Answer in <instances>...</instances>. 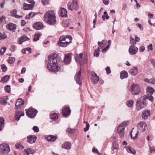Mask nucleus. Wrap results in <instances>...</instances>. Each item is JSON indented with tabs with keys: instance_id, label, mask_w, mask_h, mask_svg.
Returning a JSON list of instances; mask_svg holds the SVG:
<instances>
[{
	"instance_id": "nucleus-16",
	"label": "nucleus",
	"mask_w": 155,
	"mask_h": 155,
	"mask_svg": "<svg viewBox=\"0 0 155 155\" xmlns=\"http://www.w3.org/2000/svg\"><path fill=\"white\" fill-rule=\"evenodd\" d=\"M138 126L140 127L142 132H144L146 129L147 125L145 122L140 121L138 124Z\"/></svg>"
},
{
	"instance_id": "nucleus-37",
	"label": "nucleus",
	"mask_w": 155,
	"mask_h": 155,
	"mask_svg": "<svg viewBox=\"0 0 155 155\" xmlns=\"http://www.w3.org/2000/svg\"><path fill=\"white\" fill-rule=\"evenodd\" d=\"M41 35L40 33H36L34 35V37L33 38L34 41H36L39 39V37Z\"/></svg>"
},
{
	"instance_id": "nucleus-38",
	"label": "nucleus",
	"mask_w": 155,
	"mask_h": 155,
	"mask_svg": "<svg viewBox=\"0 0 155 155\" xmlns=\"http://www.w3.org/2000/svg\"><path fill=\"white\" fill-rule=\"evenodd\" d=\"M106 41L103 40L102 41H98V44L99 46L101 47H103L106 44Z\"/></svg>"
},
{
	"instance_id": "nucleus-22",
	"label": "nucleus",
	"mask_w": 155,
	"mask_h": 155,
	"mask_svg": "<svg viewBox=\"0 0 155 155\" xmlns=\"http://www.w3.org/2000/svg\"><path fill=\"white\" fill-rule=\"evenodd\" d=\"M71 112V110L69 107H66L62 110V113L64 116L69 115Z\"/></svg>"
},
{
	"instance_id": "nucleus-63",
	"label": "nucleus",
	"mask_w": 155,
	"mask_h": 155,
	"mask_svg": "<svg viewBox=\"0 0 155 155\" xmlns=\"http://www.w3.org/2000/svg\"><path fill=\"white\" fill-rule=\"evenodd\" d=\"M26 71V68L25 67H23L22 68L21 70V74H24L25 73Z\"/></svg>"
},
{
	"instance_id": "nucleus-33",
	"label": "nucleus",
	"mask_w": 155,
	"mask_h": 155,
	"mask_svg": "<svg viewBox=\"0 0 155 155\" xmlns=\"http://www.w3.org/2000/svg\"><path fill=\"white\" fill-rule=\"evenodd\" d=\"M17 11L16 10H13L11 11V15L17 18H20L22 17V16H20L17 14Z\"/></svg>"
},
{
	"instance_id": "nucleus-64",
	"label": "nucleus",
	"mask_w": 155,
	"mask_h": 155,
	"mask_svg": "<svg viewBox=\"0 0 155 155\" xmlns=\"http://www.w3.org/2000/svg\"><path fill=\"white\" fill-rule=\"evenodd\" d=\"M26 24V22L24 20H22L21 21V25L23 26H24Z\"/></svg>"
},
{
	"instance_id": "nucleus-11",
	"label": "nucleus",
	"mask_w": 155,
	"mask_h": 155,
	"mask_svg": "<svg viewBox=\"0 0 155 155\" xmlns=\"http://www.w3.org/2000/svg\"><path fill=\"white\" fill-rule=\"evenodd\" d=\"M91 74L92 76V79L93 83L95 84H97L99 81V77L98 76H97V74L94 71H92L91 72Z\"/></svg>"
},
{
	"instance_id": "nucleus-13",
	"label": "nucleus",
	"mask_w": 155,
	"mask_h": 155,
	"mask_svg": "<svg viewBox=\"0 0 155 155\" xmlns=\"http://www.w3.org/2000/svg\"><path fill=\"white\" fill-rule=\"evenodd\" d=\"M81 76V69H80V70L76 74L74 77L75 80L76 81V83L79 84H81V81L80 80V78Z\"/></svg>"
},
{
	"instance_id": "nucleus-29",
	"label": "nucleus",
	"mask_w": 155,
	"mask_h": 155,
	"mask_svg": "<svg viewBox=\"0 0 155 155\" xmlns=\"http://www.w3.org/2000/svg\"><path fill=\"white\" fill-rule=\"evenodd\" d=\"M134 128H133L130 133V137L132 139L133 138V139L135 140L139 134V132L138 130H137L136 133L135 134L134 132Z\"/></svg>"
},
{
	"instance_id": "nucleus-53",
	"label": "nucleus",
	"mask_w": 155,
	"mask_h": 155,
	"mask_svg": "<svg viewBox=\"0 0 155 155\" xmlns=\"http://www.w3.org/2000/svg\"><path fill=\"white\" fill-rule=\"evenodd\" d=\"M1 68L3 71H5L7 70V68L5 65L2 64L1 65Z\"/></svg>"
},
{
	"instance_id": "nucleus-21",
	"label": "nucleus",
	"mask_w": 155,
	"mask_h": 155,
	"mask_svg": "<svg viewBox=\"0 0 155 155\" xmlns=\"http://www.w3.org/2000/svg\"><path fill=\"white\" fill-rule=\"evenodd\" d=\"M24 104V101L21 99H18L16 103L15 109H18L20 108V106L23 105Z\"/></svg>"
},
{
	"instance_id": "nucleus-24",
	"label": "nucleus",
	"mask_w": 155,
	"mask_h": 155,
	"mask_svg": "<svg viewBox=\"0 0 155 155\" xmlns=\"http://www.w3.org/2000/svg\"><path fill=\"white\" fill-rule=\"evenodd\" d=\"M29 40V38L27 36L23 35L18 38V41L19 44H21L22 42Z\"/></svg>"
},
{
	"instance_id": "nucleus-12",
	"label": "nucleus",
	"mask_w": 155,
	"mask_h": 155,
	"mask_svg": "<svg viewBox=\"0 0 155 155\" xmlns=\"http://www.w3.org/2000/svg\"><path fill=\"white\" fill-rule=\"evenodd\" d=\"M37 139V137L34 135H29L27 137V141L30 143H32L35 142Z\"/></svg>"
},
{
	"instance_id": "nucleus-48",
	"label": "nucleus",
	"mask_w": 155,
	"mask_h": 155,
	"mask_svg": "<svg viewBox=\"0 0 155 155\" xmlns=\"http://www.w3.org/2000/svg\"><path fill=\"white\" fill-rule=\"evenodd\" d=\"M75 130L74 129H71V128H68L67 129V131L69 133L72 134L74 133L75 131Z\"/></svg>"
},
{
	"instance_id": "nucleus-52",
	"label": "nucleus",
	"mask_w": 155,
	"mask_h": 155,
	"mask_svg": "<svg viewBox=\"0 0 155 155\" xmlns=\"http://www.w3.org/2000/svg\"><path fill=\"white\" fill-rule=\"evenodd\" d=\"M90 127V125L89 124H87L86 125V127L84 129V131L85 132H86L87 131H88L89 129V128Z\"/></svg>"
},
{
	"instance_id": "nucleus-14",
	"label": "nucleus",
	"mask_w": 155,
	"mask_h": 155,
	"mask_svg": "<svg viewBox=\"0 0 155 155\" xmlns=\"http://www.w3.org/2000/svg\"><path fill=\"white\" fill-rule=\"evenodd\" d=\"M25 115L24 112L21 111H16L15 114V119L18 121L19 120L20 117L21 116H24Z\"/></svg>"
},
{
	"instance_id": "nucleus-6",
	"label": "nucleus",
	"mask_w": 155,
	"mask_h": 155,
	"mask_svg": "<svg viewBox=\"0 0 155 155\" xmlns=\"http://www.w3.org/2000/svg\"><path fill=\"white\" fill-rule=\"evenodd\" d=\"M140 92V89L138 84H134L131 86V92L133 95H137Z\"/></svg>"
},
{
	"instance_id": "nucleus-23",
	"label": "nucleus",
	"mask_w": 155,
	"mask_h": 155,
	"mask_svg": "<svg viewBox=\"0 0 155 155\" xmlns=\"http://www.w3.org/2000/svg\"><path fill=\"white\" fill-rule=\"evenodd\" d=\"M35 152L34 150H32L31 148H28L25 149L24 151V155H33Z\"/></svg>"
},
{
	"instance_id": "nucleus-30",
	"label": "nucleus",
	"mask_w": 155,
	"mask_h": 155,
	"mask_svg": "<svg viewBox=\"0 0 155 155\" xmlns=\"http://www.w3.org/2000/svg\"><path fill=\"white\" fill-rule=\"evenodd\" d=\"M128 76V73L126 71H122L120 72V77L121 79L127 78Z\"/></svg>"
},
{
	"instance_id": "nucleus-42",
	"label": "nucleus",
	"mask_w": 155,
	"mask_h": 155,
	"mask_svg": "<svg viewBox=\"0 0 155 155\" xmlns=\"http://www.w3.org/2000/svg\"><path fill=\"white\" fill-rule=\"evenodd\" d=\"M36 15L35 13H32V12H30L28 15L26 16V18L27 19H29L30 18H32L34 16Z\"/></svg>"
},
{
	"instance_id": "nucleus-39",
	"label": "nucleus",
	"mask_w": 155,
	"mask_h": 155,
	"mask_svg": "<svg viewBox=\"0 0 155 155\" xmlns=\"http://www.w3.org/2000/svg\"><path fill=\"white\" fill-rule=\"evenodd\" d=\"M50 118L51 119L55 120L58 119V116L56 113H54L51 115Z\"/></svg>"
},
{
	"instance_id": "nucleus-5",
	"label": "nucleus",
	"mask_w": 155,
	"mask_h": 155,
	"mask_svg": "<svg viewBox=\"0 0 155 155\" xmlns=\"http://www.w3.org/2000/svg\"><path fill=\"white\" fill-rule=\"evenodd\" d=\"M126 125V122H123L117 128V132L121 138L123 137L124 134V128Z\"/></svg>"
},
{
	"instance_id": "nucleus-36",
	"label": "nucleus",
	"mask_w": 155,
	"mask_h": 155,
	"mask_svg": "<svg viewBox=\"0 0 155 155\" xmlns=\"http://www.w3.org/2000/svg\"><path fill=\"white\" fill-rule=\"evenodd\" d=\"M144 81L150 83L154 84H155V78H153L151 79L146 78L145 79Z\"/></svg>"
},
{
	"instance_id": "nucleus-54",
	"label": "nucleus",
	"mask_w": 155,
	"mask_h": 155,
	"mask_svg": "<svg viewBox=\"0 0 155 155\" xmlns=\"http://www.w3.org/2000/svg\"><path fill=\"white\" fill-rule=\"evenodd\" d=\"M15 148L19 150H22L24 147L23 146H15Z\"/></svg>"
},
{
	"instance_id": "nucleus-59",
	"label": "nucleus",
	"mask_w": 155,
	"mask_h": 155,
	"mask_svg": "<svg viewBox=\"0 0 155 155\" xmlns=\"http://www.w3.org/2000/svg\"><path fill=\"white\" fill-rule=\"evenodd\" d=\"M147 49L148 50H153L152 45V44H150L147 46Z\"/></svg>"
},
{
	"instance_id": "nucleus-18",
	"label": "nucleus",
	"mask_w": 155,
	"mask_h": 155,
	"mask_svg": "<svg viewBox=\"0 0 155 155\" xmlns=\"http://www.w3.org/2000/svg\"><path fill=\"white\" fill-rule=\"evenodd\" d=\"M59 13L62 17H66L67 16V12L66 9L61 8L59 11Z\"/></svg>"
},
{
	"instance_id": "nucleus-35",
	"label": "nucleus",
	"mask_w": 155,
	"mask_h": 155,
	"mask_svg": "<svg viewBox=\"0 0 155 155\" xmlns=\"http://www.w3.org/2000/svg\"><path fill=\"white\" fill-rule=\"evenodd\" d=\"M8 99L6 97H0V103L4 105H5L7 103V99Z\"/></svg>"
},
{
	"instance_id": "nucleus-43",
	"label": "nucleus",
	"mask_w": 155,
	"mask_h": 155,
	"mask_svg": "<svg viewBox=\"0 0 155 155\" xmlns=\"http://www.w3.org/2000/svg\"><path fill=\"white\" fill-rule=\"evenodd\" d=\"M100 51V48L98 47L97 49L95 51L94 53V56L96 57H98L99 56Z\"/></svg>"
},
{
	"instance_id": "nucleus-20",
	"label": "nucleus",
	"mask_w": 155,
	"mask_h": 155,
	"mask_svg": "<svg viewBox=\"0 0 155 155\" xmlns=\"http://www.w3.org/2000/svg\"><path fill=\"white\" fill-rule=\"evenodd\" d=\"M10 150L9 146H0V151L2 153H8Z\"/></svg>"
},
{
	"instance_id": "nucleus-7",
	"label": "nucleus",
	"mask_w": 155,
	"mask_h": 155,
	"mask_svg": "<svg viewBox=\"0 0 155 155\" xmlns=\"http://www.w3.org/2000/svg\"><path fill=\"white\" fill-rule=\"evenodd\" d=\"M67 7L68 9L71 11L73 9L75 10H77L79 8V6L77 0H72L71 4L70 2L68 3Z\"/></svg>"
},
{
	"instance_id": "nucleus-50",
	"label": "nucleus",
	"mask_w": 155,
	"mask_h": 155,
	"mask_svg": "<svg viewBox=\"0 0 155 155\" xmlns=\"http://www.w3.org/2000/svg\"><path fill=\"white\" fill-rule=\"evenodd\" d=\"M6 49V47H3L2 48V49L0 50V53L2 55L4 53Z\"/></svg>"
},
{
	"instance_id": "nucleus-10",
	"label": "nucleus",
	"mask_w": 155,
	"mask_h": 155,
	"mask_svg": "<svg viewBox=\"0 0 155 155\" xmlns=\"http://www.w3.org/2000/svg\"><path fill=\"white\" fill-rule=\"evenodd\" d=\"M138 51V48L134 45L130 46L129 49V52L131 55L136 54Z\"/></svg>"
},
{
	"instance_id": "nucleus-51",
	"label": "nucleus",
	"mask_w": 155,
	"mask_h": 155,
	"mask_svg": "<svg viewBox=\"0 0 155 155\" xmlns=\"http://www.w3.org/2000/svg\"><path fill=\"white\" fill-rule=\"evenodd\" d=\"M34 131L35 132H38L39 131V129L38 127L36 126H34L33 128Z\"/></svg>"
},
{
	"instance_id": "nucleus-57",
	"label": "nucleus",
	"mask_w": 155,
	"mask_h": 155,
	"mask_svg": "<svg viewBox=\"0 0 155 155\" xmlns=\"http://www.w3.org/2000/svg\"><path fill=\"white\" fill-rule=\"evenodd\" d=\"M145 50V47L143 46H142L140 47L139 48V50L140 52H143Z\"/></svg>"
},
{
	"instance_id": "nucleus-32",
	"label": "nucleus",
	"mask_w": 155,
	"mask_h": 155,
	"mask_svg": "<svg viewBox=\"0 0 155 155\" xmlns=\"http://www.w3.org/2000/svg\"><path fill=\"white\" fill-rule=\"evenodd\" d=\"M10 75H6L2 78L0 82L5 83L8 81L10 78Z\"/></svg>"
},
{
	"instance_id": "nucleus-4",
	"label": "nucleus",
	"mask_w": 155,
	"mask_h": 155,
	"mask_svg": "<svg viewBox=\"0 0 155 155\" xmlns=\"http://www.w3.org/2000/svg\"><path fill=\"white\" fill-rule=\"evenodd\" d=\"M72 38L71 36H61L59 38L58 42V45L60 47H65L67 46L69 43H71Z\"/></svg>"
},
{
	"instance_id": "nucleus-1",
	"label": "nucleus",
	"mask_w": 155,
	"mask_h": 155,
	"mask_svg": "<svg viewBox=\"0 0 155 155\" xmlns=\"http://www.w3.org/2000/svg\"><path fill=\"white\" fill-rule=\"evenodd\" d=\"M154 91V89L152 87H148L147 92V94L141 96L138 98L136 102V109L137 110H139L144 108L147 105V99L153 102V98L152 95Z\"/></svg>"
},
{
	"instance_id": "nucleus-55",
	"label": "nucleus",
	"mask_w": 155,
	"mask_h": 155,
	"mask_svg": "<svg viewBox=\"0 0 155 155\" xmlns=\"http://www.w3.org/2000/svg\"><path fill=\"white\" fill-rule=\"evenodd\" d=\"M106 70L107 74H109L111 72L110 68L109 67H107L106 68Z\"/></svg>"
},
{
	"instance_id": "nucleus-49",
	"label": "nucleus",
	"mask_w": 155,
	"mask_h": 155,
	"mask_svg": "<svg viewBox=\"0 0 155 155\" xmlns=\"http://www.w3.org/2000/svg\"><path fill=\"white\" fill-rule=\"evenodd\" d=\"M92 152L94 153H96L98 155H101V154L99 152L97 149L93 147L92 149Z\"/></svg>"
},
{
	"instance_id": "nucleus-3",
	"label": "nucleus",
	"mask_w": 155,
	"mask_h": 155,
	"mask_svg": "<svg viewBox=\"0 0 155 155\" xmlns=\"http://www.w3.org/2000/svg\"><path fill=\"white\" fill-rule=\"evenodd\" d=\"M55 18L54 12L52 11L47 12L44 17V21L50 25H54L56 23Z\"/></svg>"
},
{
	"instance_id": "nucleus-61",
	"label": "nucleus",
	"mask_w": 155,
	"mask_h": 155,
	"mask_svg": "<svg viewBox=\"0 0 155 155\" xmlns=\"http://www.w3.org/2000/svg\"><path fill=\"white\" fill-rule=\"evenodd\" d=\"M42 2L44 5L48 3V0H41Z\"/></svg>"
},
{
	"instance_id": "nucleus-56",
	"label": "nucleus",
	"mask_w": 155,
	"mask_h": 155,
	"mask_svg": "<svg viewBox=\"0 0 155 155\" xmlns=\"http://www.w3.org/2000/svg\"><path fill=\"white\" fill-rule=\"evenodd\" d=\"M62 148L65 150H69L71 148L70 146H61Z\"/></svg>"
},
{
	"instance_id": "nucleus-27",
	"label": "nucleus",
	"mask_w": 155,
	"mask_h": 155,
	"mask_svg": "<svg viewBox=\"0 0 155 155\" xmlns=\"http://www.w3.org/2000/svg\"><path fill=\"white\" fill-rule=\"evenodd\" d=\"M34 6L33 5L25 3H24L23 5V8L25 10H31L34 7Z\"/></svg>"
},
{
	"instance_id": "nucleus-19",
	"label": "nucleus",
	"mask_w": 155,
	"mask_h": 155,
	"mask_svg": "<svg viewBox=\"0 0 155 155\" xmlns=\"http://www.w3.org/2000/svg\"><path fill=\"white\" fill-rule=\"evenodd\" d=\"M45 138L49 142H53L57 138V137L55 136L49 135L48 136H45Z\"/></svg>"
},
{
	"instance_id": "nucleus-15",
	"label": "nucleus",
	"mask_w": 155,
	"mask_h": 155,
	"mask_svg": "<svg viewBox=\"0 0 155 155\" xmlns=\"http://www.w3.org/2000/svg\"><path fill=\"white\" fill-rule=\"evenodd\" d=\"M150 112L149 110H145L143 111L142 114V118L144 120L147 119L150 116Z\"/></svg>"
},
{
	"instance_id": "nucleus-60",
	"label": "nucleus",
	"mask_w": 155,
	"mask_h": 155,
	"mask_svg": "<svg viewBox=\"0 0 155 155\" xmlns=\"http://www.w3.org/2000/svg\"><path fill=\"white\" fill-rule=\"evenodd\" d=\"M150 152L152 153L153 152H155V148L153 146L152 147L150 146Z\"/></svg>"
},
{
	"instance_id": "nucleus-9",
	"label": "nucleus",
	"mask_w": 155,
	"mask_h": 155,
	"mask_svg": "<svg viewBox=\"0 0 155 155\" xmlns=\"http://www.w3.org/2000/svg\"><path fill=\"white\" fill-rule=\"evenodd\" d=\"M76 62L81 64H83L85 62V59L83 57V55L82 53H80L79 54H77L75 58Z\"/></svg>"
},
{
	"instance_id": "nucleus-34",
	"label": "nucleus",
	"mask_w": 155,
	"mask_h": 155,
	"mask_svg": "<svg viewBox=\"0 0 155 155\" xmlns=\"http://www.w3.org/2000/svg\"><path fill=\"white\" fill-rule=\"evenodd\" d=\"M4 119L3 117H0V131L3 129L4 125Z\"/></svg>"
},
{
	"instance_id": "nucleus-41",
	"label": "nucleus",
	"mask_w": 155,
	"mask_h": 155,
	"mask_svg": "<svg viewBox=\"0 0 155 155\" xmlns=\"http://www.w3.org/2000/svg\"><path fill=\"white\" fill-rule=\"evenodd\" d=\"M134 101L133 100H130L127 102V105L129 107H132L134 104Z\"/></svg>"
},
{
	"instance_id": "nucleus-40",
	"label": "nucleus",
	"mask_w": 155,
	"mask_h": 155,
	"mask_svg": "<svg viewBox=\"0 0 155 155\" xmlns=\"http://www.w3.org/2000/svg\"><path fill=\"white\" fill-rule=\"evenodd\" d=\"M105 18L108 19L109 18V16L108 15L107 12L105 11L104 12V15L102 16V18L103 20H104Z\"/></svg>"
},
{
	"instance_id": "nucleus-44",
	"label": "nucleus",
	"mask_w": 155,
	"mask_h": 155,
	"mask_svg": "<svg viewBox=\"0 0 155 155\" xmlns=\"http://www.w3.org/2000/svg\"><path fill=\"white\" fill-rule=\"evenodd\" d=\"M5 91L8 93H10L11 91L10 86L9 85H7L4 88Z\"/></svg>"
},
{
	"instance_id": "nucleus-17",
	"label": "nucleus",
	"mask_w": 155,
	"mask_h": 155,
	"mask_svg": "<svg viewBox=\"0 0 155 155\" xmlns=\"http://www.w3.org/2000/svg\"><path fill=\"white\" fill-rule=\"evenodd\" d=\"M6 27L8 29L14 32L16 29V25L12 23H10L6 25Z\"/></svg>"
},
{
	"instance_id": "nucleus-2",
	"label": "nucleus",
	"mask_w": 155,
	"mask_h": 155,
	"mask_svg": "<svg viewBox=\"0 0 155 155\" xmlns=\"http://www.w3.org/2000/svg\"><path fill=\"white\" fill-rule=\"evenodd\" d=\"M59 56L58 53H53L48 56L47 68L49 71L55 73L60 69L57 63V60L59 58Z\"/></svg>"
},
{
	"instance_id": "nucleus-62",
	"label": "nucleus",
	"mask_w": 155,
	"mask_h": 155,
	"mask_svg": "<svg viewBox=\"0 0 155 155\" xmlns=\"http://www.w3.org/2000/svg\"><path fill=\"white\" fill-rule=\"evenodd\" d=\"M103 3L105 5H107L109 3V0H103Z\"/></svg>"
},
{
	"instance_id": "nucleus-58",
	"label": "nucleus",
	"mask_w": 155,
	"mask_h": 155,
	"mask_svg": "<svg viewBox=\"0 0 155 155\" xmlns=\"http://www.w3.org/2000/svg\"><path fill=\"white\" fill-rule=\"evenodd\" d=\"M28 2L31 4V5H33V6H34L35 4V2L34 1V0H27Z\"/></svg>"
},
{
	"instance_id": "nucleus-8",
	"label": "nucleus",
	"mask_w": 155,
	"mask_h": 155,
	"mask_svg": "<svg viewBox=\"0 0 155 155\" xmlns=\"http://www.w3.org/2000/svg\"><path fill=\"white\" fill-rule=\"evenodd\" d=\"M37 112L38 111L36 109L30 108L26 110V114L29 117L32 118L35 116Z\"/></svg>"
},
{
	"instance_id": "nucleus-47",
	"label": "nucleus",
	"mask_w": 155,
	"mask_h": 155,
	"mask_svg": "<svg viewBox=\"0 0 155 155\" xmlns=\"http://www.w3.org/2000/svg\"><path fill=\"white\" fill-rule=\"evenodd\" d=\"M15 61V58L13 57H10L8 61V63L10 64H13Z\"/></svg>"
},
{
	"instance_id": "nucleus-25",
	"label": "nucleus",
	"mask_w": 155,
	"mask_h": 155,
	"mask_svg": "<svg viewBox=\"0 0 155 155\" xmlns=\"http://www.w3.org/2000/svg\"><path fill=\"white\" fill-rule=\"evenodd\" d=\"M33 27L36 30H39L42 28L43 27V24L41 22H38L33 25Z\"/></svg>"
},
{
	"instance_id": "nucleus-31",
	"label": "nucleus",
	"mask_w": 155,
	"mask_h": 155,
	"mask_svg": "<svg viewBox=\"0 0 155 155\" xmlns=\"http://www.w3.org/2000/svg\"><path fill=\"white\" fill-rule=\"evenodd\" d=\"M126 148V149L127 152L130 153H132L133 154H134L136 153V151L134 149L131 148V147H129V146H126L124 147V148Z\"/></svg>"
},
{
	"instance_id": "nucleus-28",
	"label": "nucleus",
	"mask_w": 155,
	"mask_h": 155,
	"mask_svg": "<svg viewBox=\"0 0 155 155\" xmlns=\"http://www.w3.org/2000/svg\"><path fill=\"white\" fill-rule=\"evenodd\" d=\"M129 73L133 76H135L138 73V69L136 67H134L131 69Z\"/></svg>"
},
{
	"instance_id": "nucleus-46",
	"label": "nucleus",
	"mask_w": 155,
	"mask_h": 155,
	"mask_svg": "<svg viewBox=\"0 0 155 155\" xmlns=\"http://www.w3.org/2000/svg\"><path fill=\"white\" fill-rule=\"evenodd\" d=\"M6 38H7V35L5 33L2 34L0 32V40Z\"/></svg>"
},
{
	"instance_id": "nucleus-26",
	"label": "nucleus",
	"mask_w": 155,
	"mask_h": 155,
	"mask_svg": "<svg viewBox=\"0 0 155 155\" xmlns=\"http://www.w3.org/2000/svg\"><path fill=\"white\" fill-rule=\"evenodd\" d=\"M71 60V57L70 54H65L64 60V63L65 64H68L70 62Z\"/></svg>"
},
{
	"instance_id": "nucleus-45",
	"label": "nucleus",
	"mask_w": 155,
	"mask_h": 155,
	"mask_svg": "<svg viewBox=\"0 0 155 155\" xmlns=\"http://www.w3.org/2000/svg\"><path fill=\"white\" fill-rule=\"evenodd\" d=\"M130 44L132 45H135L136 44V42L135 39L132 38V37H130Z\"/></svg>"
}]
</instances>
